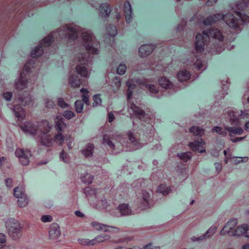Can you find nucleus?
I'll return each instance as SVG.
<instances>
[{"label": "nucleus", "mask_w": 249, "mask_h": 249, "mask_svg": "<svg viewBox=\"0 0 249 249\" xmlns=\"http://www.w3.org/2000/svg\"><path fill=\"white\" fill-rule=\"evenodd\" d=\"M236 7L239 11H235V13L238 18L231 13H217L208 17L203 23L205 25H211L222 19L230 29L241 31L240 25L249 23V0H241L237 2Z\"/></svg>", "instance_id": "obj_1"}, {"label": "nucleus", "mask_w": 249, "mask_h": 249, "mask_svg": "<svg viewBox=\"0 0 249 249\" xmlns=\"http://www.w3.org/2000/svg\"><path fill=\"white\" fill-rule=\"evenodd\" d=\"M82 38L87 52L81 53L76 56L77 61L81 65H77L75 69L78 74L81 77L87 78L88 76V71L85 65H88L93 59V57L91 56L90 53H98V48L100 44L98 42H96L92 39L91 35L87 32L82 33Z\"/></svg>", "instance_id": "obj_2"}, {"label": "nucleus", "mask_w": 249, "mask_h": 249, "mask_svg": "<svg viewBox=\"0 0 249 249\" xmlns=\"http://www.w3.org/2000/svg\"><path fill=\"white\" fill-rule=\"evenodd\" d=\"M210 36L219 41L218 44L220 47H218V48H216V53H220L224 50L222 46L223 45L222 41L224 38V36L219 30L214 27H212L209 30L203 31L202 34L198 33L196 35L195 47L196 50L197 52L202 53L203 52L204 47L207 45Z\"/></svg>", "instance_id": "obj_3"}, {"label": "nucleus", "mask_w": 249, "mask_h": 249, "mask_svg": "<svg viewBox=\"0 0 249 249\" xmlns=\"http://www.w3.org/2000/svg\"><path fill=\"white\" fill-rule=\"evenodd\" d=\"M36 61L33 59H30L25 64L22 72L20 73V77L15 83V88L17 90H21L26 87L28 82L27 76L32 72V70L35 67Z\"/></svg>", "instance_id": "obj_4"}, {"label": "nucleus", "mask_w": 249, "mask_h": 249, "mask_svg": "<svg viewBox=\"0 0 249 249\" xmlns=\"http://www.w3.org/2000/svg\"><path fill=\"white\" fill-rule=\"evenodd\" d=\"M5 224L9 235L13 239L16 240L21 236L22 228L18 220L11 218L8 219Z\"/></svg>", "instance_id": "obj_5"}, {"label": "nucleus", "mask_w": 249, "mask_h": 249, "mask_svg": "<svg viewBox=\"0 0 249 249\" xmlns=\"http://www.w3.org/2000/svg\"><path fill=\"white\" fill-rule=\"evenodd\" d=\"M63 30L58 31V36L60 39L68 42L74 41L78 37L77 28L76 27L66 26L63 28Z\"/></svg>", "instance_id": "obj_6"}, {"label": "nucleus", "mask_w": 249, "mask_h": 249, "mask_svg": "<svg viewBox=\"0 0 249 249\" xmlns=\"http://www.w3.org/2000/svg\"><path fill=\"white\" fill-rule=\"evenodd\" d=\"M126 85L128 88L127 91V98L128 102L130 104V108L133 111L137 117L141 120H144L145 116V112L133 103H130V99L132 95V90L135 88L136 86L135 84H130L129 82L126 83Z\"/></svg>", "instance_id": "obj_7"}, {"label": "nucleus", "mask_w": 249, "mask_h": 249, "mask_svg": "<svg viewBox=\"0 0 249 249\" xmlns=\"http://www.w3.org/2000/svg\"><path fill=\"white\" fill-rule=\"evenodd\" d=\"M54 41V37L52 35H49L40 42V44L36 47L32 52L31 56L33 58H36L42 55L44 53L43 47H50Z\"/></svg>", "instance_id": "obj_8"}, {"label": "nucleus", "mask_w": 249, "mask_h": 249, "mask_svg": "<svg viewBox=\"0 0 249 249\" xmlns=\"http://www.w3.org/2000/svg\"><path fill=\"white\" fill-rule=\"evenodd\" d=\"M228 112L231 123L233 125H241V120L247 119L249 117V114L243 110L237 111L230 109L228 110Z\"/></svg>", "instance_id": "obj_9"}, {"label": "nucleus", "mask_w": 249, "mask_h": 249, "mask_svg": "<svg viewBox=\"0 0 249 249\" xmlns=\"http://www.w3.org/2000/svg\"><path fill=\"white\" fill-rule=\"evenodd\" d=\"M67 124L65 122V120L62 118L57 117L55 120V128L58 133L54 137V140L58 142L59 145H61L64 142V136L62 135V132L63 129L66 127Z\"/></svg>", "instance_id": "obj_10"}, {"label": "nucleus", "mask_w": 249, "mask_h": 249, "mask_svg": "<svg viewBox=\"0 0 249 249\" xmlns=\"http://www.w3.org/2000/svg\"><path fill=\"white\" fill-rule=\"evenodd\" d=\"M80 91L83 93L82 100H76L75 102V110L77 113H81L83 109L84 103L87 105L89 104V90L85 88L81 89Z\"/></svg>", "instance_id": "obj_11"}, {"label": "nucleus", "mask_w": 249, "mask_h": 249, "mask_svg": "<svg viewBox=\"0 0 249 249\" xmlns=\"http://www.w3.org/2000/svg\"><path fill=\"white\" fill-rule=\"evenodd\" d=\"M110 236L106 233H102L96 236L92 240L88 239H80L79 242L82 245H94L96 243L103 242L109 239Z\"/></svg>", "instance_id": "obj_12"}, {"label": "nucleus", "mask_w": 249, "mask_h": 249, "mask_svg": "<svg viewBox=\"0 0 249 249\" xmlns=\"http://www.w3.org/2000/svg\"><path fill=\"white\" fill-rule=\"evenodd\" d=\"M15 155L19 159V162L23 165H27L29 162V157L31 156V152L18 148L15 151Z\"/></svg>", "instance_id": "obj_13"}, {"label": "nucleus", "mask_w": 249, "mask_h": 249, "mask_svg": "<svg viewBox=\"0 0 249 249\" xmlns=\"http://www.w3.org/2000/svg\"><path fill=\"white\" fill-rule=\"evenodd\" d=\"M43 124L46 125L47 128L45 130V132H43V137H42L40 140V142L44 145L49 146L52 142L51 139L47 136V133L50 131L51 128L50 124L48 121H43Z\"/></svg>", "instance_id": "obj_14"}, {"label": "nucleus", "mask_w": 249, "mask_h": 249, "mask_svg": "<svg viewBox=\"0 0 249 249\" xmlns=\"http://www.w3.org/2000/svg\"><path fill=\"white\" fill-rule=\"evenodd\" d=\"M236 224L237 220L236 219H232L229 221L220 231L221 234H228L229 235H231V233L234 230L233 229Z\"/></svg>", "instance_id": "obj_15"}, {"label": "nucleus", "mask_w": 249, "mask_h": 249, "mask_svg": "<svg viewBox=\"0 0 249 249\" xmlns=\"http://www.w3.org/2000/svg\"><path fill=\"white\" fill-rule=\"evenodd\" d=\"M156 47V46L154 44H145L142 45L139 50L140 56L144 57L149 55Z\"/></svg>", "instance_id": "obj_16"}, {"label": "nucleus", "mask_w": 249, "mask_h": 249, "mask_svg": "<svg viewBox=\"0 0 249 249\" xmlns=\"http://www.w3.org/2000/svg\"><path fill=\"white\" fill-rule=\"evenodd\" d=\"M20 128L25 133L33 135H36L38 129V127L31 122H27L23 125H21Z\"/></svg>", "instance_id": "obj_17"}, {"label": "nucleus", "mask_w": 249, "mask_h": 249, "mask_svg": "<svg viewBox=\"0 0 249 249\" xmlns=\"http://www.w3.org/2000/svg\"><path fill=\"white\" fill-rule=\"evenodd\" d=\"M205 144V142L203 140L200 141H196L194 142H190L189 144L190 148L193 151H197L199 153L205 152V150L203 149L202 146Z\"/></svg>", "instance_id": "obj_18"}, {"label": "nucleus", "mask_w": 249, "mask_h": 249, "mask_svg": "<svg viewBox=\"0 0 249 249\" xmlns=\"http://www.w3.org/2000/svg\"><path fill=\"white\" fill-rule=\"evenodd\" d=\"M13 110L18 121L22 122L25 117V111L22 107L20 105H15Z\"/></svg>", "instance_id": "obj_19"}, {"label": "nucleus", "mask_w": 249, "mask_h": 249, "mask_svg": "<svg viewBox=\"0 0 249 249\" xmlns=\"http://www.w3.org/2000/svg\"><path fill=\"white\" fill-rule=\"evenodd\" d=\"M49 235L51 239H56L60 235V227L58 224L53 223L51 225Z\"/></svg>", "instance_id": "obj_20"}, {"label": "nucleus", "mask_w": 249, "mask_h": 249, "mask_svg": "<svg viewBox=\"0 0 249 249\" xmlns=\"http://www.w3.org/2000/svg\"><path fill=\"white\" fill-rule=\"evenodd\" d=\"M124 12L125 18L126 22L128 23H130L132 19L131 16L132 8L130 2L128 1L124 2Z\"/></svg>", "instance_id": "obj_21"}, {"label": "nucleus", "mask_w": 249, "mask_h": 249, "mask_svg": "<svg viewBox=\"0 0 249 249\" xmlns=\"http://www.w3.org/2000/svg\"><path fill=\"white\" fill-rule=\"evenodd\" d=\"M69 84L71 87H79L83 84V80L79 77L77 74H74L70 76Z\"/></svg>", "instance_id": "obj_22"}, {"label": "nucleus", "mask_w": 249, "mask_h": 249, "mask_svg": "<svg viewBox=\"0 0 249 249\" xmlns=\"http://www.w3.org/2000/svg\"><path fill=\"white\" fill-rule=\"evenodd\" d=\"M142 196L143 199V204H142V205L140 206L141 209L144 210L147 208H150L151 206L150 204L149 203V200L150 198V194L145 191H142Z\"/></svg>", "instance_id": "obj_23"}, {"label": "nucleus", "mask_w": 249, "mask_h": 249, "mask_svg": "<svg viewBox=\"0 0 249 249\" xmlns=\"http://www.w3.org/2000/svg\"><path fill=\"white\" fill-rule=\"evenodd\" d=\"M248 225L243 224L240 226L237 227L235 230H234L231 233V235L240 236L241 235H244L247 232Z\"/></svg>", "instance_id": "obj_24"}, {"label": "nucleus", "mask_w": 249, "mask_h": 249, "mask_svg": "<svg viewBox=\"0 0 249 249\" xmlns=\"http://www.w3.org/2000/svg\"><path fill=\"white\" fill-rule=\"evenodd\" d=\"M99 11L103 18H107L111 13V9L109 7V5L105 3H102L99 7Z\"/></svg>", "instance_id": "obj_25"}, {"label": "nucleus", "mask_w": 249, "mask_h": 249, "mask_svg": "<svg viewBox=\"0 0 249 249\" xmlns=\"http://www.w3.org/2000/svg\"><path fill=\"white\" fill-rule=\"evenodd\" d=\"M91 225L97 230L100 231H110L111 230L114 229L112 227H108L106 225H104L96 222H92Z\"/></svg>", "instance_id": "obj_26"}, {"label": "nucleus", "mask_w": 249, "mask_h": 249, "mask_svg": "<svg viewBox=\"0 0 249 249\" xmlns=\"http://www.w3.org/2000/svg\"><path fill=\"white\" fill-rule=\"evenodd\" d=\"M159 85L166 89H170L173 87V84L165 77H161L159 79Z\"/></svg>", "instance_id": "obj_27"}, {"label": "nucleus", "mask_w": 249, "mask_h": 249, "mask_svg": "<svg viewBox=\"0 0 249 249\" xmlns=\"http://www.w3.org/2000/svg\"><path fill=\"white\" fill-rule=\"evenodd\" d=\"M177 76L178 80L181 82L186 81L188 80L191 76L190 72L186 70L180 71L177 74Z\"/></svg>", "instance_id": "obj_28"}, {"label": "nucleus", "mask_w": 249, "mask_h": 249, "mask_svg": "<svg viewBox=\"0 0 249 249\" xmlns=\"http://www.w3.org/2000/svg\"><path fill=\"white\" fill-rule=\"evenodd\" d=\"M225 129L229 133V135L231 137L232 134L241 135L243 132L244 130L241 127H225Z\"/></svg>", "instance_id": "obj_29"}, {"label": "nucleus", "mask_w": 249, "mask_h": 249, "mask_svg": "<svg viewBox=\"0 0 249 249\" xmlns=\"http://www.w3.org/2000/svg\"><path fill=\"white\" fill-rule=\"evenodd\" d=\"M127 135L129 140L133 146V150H136L141 147V143L137 141L136 139L134 137L131 132L130 131L128 132Z\"/></svg>", "instance_id": "obj_30"}, {"label": "nucleus", "mask_w": 249, "mask_h": 249, "mask_svg": "<svg viewBox=\"0 0 249 249\" xmlns=\"http://www.w3.org/2000/svg\"><path fill=\"white\" fill-rule=\"evenodd\" d=\"M118 210L119 211L121 215H129L131 213L132 211L129 208L128 205L126 204H123L120 205Z\"/></svg>", "instance_id": "obj_31"}, {"label": "nucleus", "mask_w": 249, "mask_h": 249, "mask_svg": "<svg viewBox=\"0 0 249 249\" xmlns=\"http://www.w3.org/2000/svg\"><path fill=\"white\" fill-rule=\"evenodd\" d=\"M216 231V228L215 227H211L209 229V230L207 231L206 233L204 235H203L202 236L198 237V238H195L194 237L192 239L194 241H197V240H202L204 238H207L209 237L210 236L213 235L215 232Z\"/></svg>", "instance_id": "obj_32"}, {"label": "nucleus", "mask_w": 249, "mask_h": 249, "mask_svg": "<svg viewBox=\"0 0 249 249\" xmlns=\"http://www.w3.org/2000/svg\"><path fill=\"white\" fill-rule=\"evenodd\" d=\"M189 130L194 135L198 136H202L204 132V129L197 126H192Z\"/></svg>", "instance_id": "obj_33"}, {"label": "nucleus", "mask_w": 249, "mask_h": 249, "mask_svg": "<svg viewBox=\"0 0 249 249\" xmlns=\"http://www.w3.org/2000/svg\"><path fill=\"white\" fill-rule=\"evenodd\" d=\"M170 187H167L165 184H161L158 188L157 192L161 194L163 196L168 195L171 191Z\"/></svg>", "instance_id": "obj_34"}, {"label": "nucleus", "mask_w": 249, "mask_h": 249, "mask_svg": "<svg viewBox=\"0 0 249 249\" xmlns=\"http://www.w3.org/2000/svg\"><path fill=\"white\" fill-rule=\"evenodd\" d=\"M94 147L93 144L89 143L87 148L82 151V154L86 157L92 155Z\"/></svg>", "instance_id": "obj_35"}, {"label": "nucleus", "mask_w": 249, "mask_h": 249, "mask_svg": "<svg viewBox=\"0 0 249 249\" xmlns=\"http://www.w3.org/2000/svg\"><path fill=\"white\" fill-rule=\"evenodd\" d=\"M178 157L183 161L187 162L191 160L192 154L190 152H181L178 154Z\"/></svg>", "instance_id": "obj_36"}, {"label": "nucleus", "mask_w": 249, "mask_h": 249, "mask_svg": "<svg viewBox=\"0 0 249 249\" xmlns=\"http://www.w3.org/2000/svg\"><path fill=\"white\" fill-rule=\"evenodd\" d=\"M13 193L14 196L18 199L20 198V197L23 196L24 195H25L24 194V191H23V189L21 186H18L16 187L14 189Z\"/></svg>", "instance_id": "obj_37"}, {"label": "nucleus", "mask_w": 249, "mask_h": 249, "mask_svg": "<svg viewBox=\"0 0 249 249\" xmlns=\"http://www.w3.org/2000/svg\"><path fill=\"white\" fill-rule=\"evenodd\" d=\"M29 201V199L26 195H24L23 196L20 197L18 200V203L20 207H24L27 205Z\"/></svg>", "instance_id": "obj_38"}, {"label": "nucleus", "mask_w": 249, "mask_h": 249, "mask_svg": "<svg viewBox=\"0 0 249 249\" xmlns=\"http://www.w3.org/2000/svg\"><path fill=\"white\" fill-rule=\"evenodd\" d=\"M81 179L83 182L89 184L91 183L93 179V177L91 175L87 173L86 175L81 176Z\"/></svg>", "instance_id": "obj_39"}, {"label": "nucleus", "mask_w": 249, "mask_h": 249, "mask_svg": "<svg viewBox=\"0 0 249 249\" xmlns=\"http://www.w3.org/2000/svg\"><path fill=\"white\" fill-rule=\"evenodd\" d=\"M107 31L109 35L111 36L114 37L117 34V30L115 25H110L107 28Z\"/></svg>", "instance_id": "obj_40"}, {"label": "nucleus", "mask_w": 249, "mask_h": 249, "mask_svg": "<svg viewBox=\"0 0 249 249\" xmlns=\"http://www.w3.org/2000/svg\"><path fill=\"white\" fill-rule=\"evenodd\" d=\"M18 100L24 106L30 104L32 100L31 97L30 95H28L26 98H23L22 96H20L18 97Z\"/></svg>", "instance_id": "obj_41"}, {"label": "nucleus", "mask_w": 249, "mask_h": 249, "mask_svg": "<svg viewBox=\"0 0 249 249\" xmlns=\"http://www.w3.org/2000/svg\"><path fill=\"white\" fill-rule=\"evenodd\" d=\"M212 132H215L217 134L223 136H226L227 134V130L225 128V129H223L220 126H215L212 129Z\"/></svg>", "instance_id": "obj_42"}, {"label": "nucleus", "mask_w": 249, "mask_h": 249, "mask_svg": "<svg viewBox=\"0 0 249 249\" xmlns=\"http://www.w3.org/2000/svg\"><path fill=\"white\" fill-rule=\"evenodd\" d=\"M126 70V66L125 64H120L117 69V72L120 75H123L125 73Z\"/></svg>", "instance_id": "obj_43"}, {"label": "nucleus", "mask_w": 249, "mask_h": 249, "mask_svg": "<svg viewBox=\"0 0 249 249\" xmlns=\"http://www.w3.org/2000/svg\"><path fill=\"white\" fill-rule=\"evenodd\" d=\"M93 99L94 101V102L93 103V106H96L97 105H100L102 103L101 94H100L94 95L93 96Z\"/></svg>", "instance_id": "obj_44"}, {"label": "nucleus", "mask_w": 249, "mask_h": 249, "mask_svg": "<svg viewBox=\"0 0 249 249\" xmlns=\"http://www.w3.org/2000/svg\"><path fill=\"white\" fill-rule=\"evenodd\" d=\"M63 115L65 118L70 119L75 116V113L72 111L66 110L64 111Z\"/></svg>", "instance_id": "obj_45"}, {"label": "nucleus", "mask_w": 249, "mask_h": 249, "mask_svg": "<svg viewBox=\"0 0 249 249\" xmlns=\"http://www.w3.org/2000/svg\"><path fill=\"white\" fill-rule=\"evenodd\" d=\"M103 142L107 144L111 148H114V144L106 135H105L103 137Z\"/></svg>", "instance_id": "obj_46"}, {"label": "nucleus", "mask_w": 249, "mask_h": 249, "mask_svg": "<svg viewBox=\"0 0 249 249\" xmlns=\"http://www.w3.org/2000/svg\"><path fill=\"white\" fill-rule=\"evenodd\" d=\"M146 89L151 92L156 93L158 92V89L154 85L148 84L146 86Z\"/></svg>", "instance_id": "obj_47"}, {"label": "nucleus", "mask_w": 249, "mask_h": 249, "mask_svg": "<svg viewBox=\"0 0 249 249\" xmlns=\"http://www.w3.org/2000/svg\"><path fill=\"white\" fill-rule=\"evenodd\" d=\"M6 236L3 233H0V248L5 246Z\"/></svg>", "instance_id": "obj_48"}, {"label": "nucleus", "mask_w": 249, "mask_h": 249, "mask_svg": "<svg viewBox=\"0 0 249 249\" xmlns=\"http://www.w3.org/2000/svg\"><path fill=\"white\" fill-rule=\"evenodd\" d=\"M57 102L58 105L62 108H65L68 106V104L65 102L62 98H59L58 99Z\"/></svg>", "instance_id": "obj_49"}, {"label": "nucleus", "mask_w": 249, "mask_h": 249, "mask_svg": "<svg viewBox=\"0 0 249 249\" xmlns=\"http://www.w3.org/2000/svg\"><path fill=\"white\" fill-rule=\"evenodd\" d=\"M194 67L197 70H200L203 68V64L201 61L197 59V61L194 64Z\"/></svg>", "instance_id": "obj_50"}, {"label": "nucleus", "mask_w": 249, "mask_h": 249, "mask_svg": "<svg viewBox=\"0 0 249 249\" xmlns=\"http://www.w3.org/2000/svg\"><path fill=\"white\" fill-rule=\"evenodd\" d=\"M67 154L64 152V150H62L60 154V158L65 163L68 162L67 160Z\"/></svg>", "instance_id": "obj_51"}, {"label": "nucleus", "mask_w": 249, "mask_h": 249, "mask_svg": "<svg viewBox=\"0 0 249 249\" xmlns=\"http://www.w3.org/2000/svg\"><path fill=\"white\" fill-rule=\"evenodd\" d=\"M141 249H160L158 246H154L152 243H149L143 246Z\"/></svg>", "instance_id": "obj_52"}, {"label": "nucleus", "mask_w": 249, "mask_h": 249, "mask_svg": "<svg viewBox=\"0 0 249 249\" xmlns=\"http://www.w3.org/2000/svg\"><path fill=\"white\" fill-rule=\"evenodd\" d=\"M12 93L11 92H6L3 94V97L7 101H10L12 97Z\"/></svg>", "instance_id": "obj_53"}, {"label": "nucleus", "mask_w": 249, "mask_h": 249, "mask_svg": "<svg viewBox=\"0 0 249 249\" xmlns=\"http://www.w3.org/2000/svg\"><path fill=\"white\" fill-rule=\"evenodd\" d=\"M104 199L103 198L101 200V204H97L96 206L99 208H105L107 207V202L106 201V199L104 197Z\"/></svg>", "instance_id": "obj_54"}, {"label": "nucleus", "mask_w": 249, "mask_h": 249, "mask_svg": "<svg viewBox=\"0 0 249 249\" xmlns=\"http://www.w3.org/2000/svg\"><path fill=\"white\" fill-rule=\"evenodd\" d=\"M52 219V216L49 215H44L41 217V220L43 222H51Z\"/></svg>", "instance_id": "obj_55"}, {"label": "nucleus", "mask_w": 249, "mask_h": 249, "mask_svg": "<svg viewBox=\"0 0 249 249\" xmlns=\"http://www.w3.org/2000/svg\"><path fill=\"white\" fill-rule=\"evenodd\" d=\"M113 82L115 84L116 87L119 88L121 86V80L119 77H115L113 80Z\"/></svg>", "instance_id": "obj_56"}, {"label": "nucleus", "mask_w": 249, "mask_h": 249, "mask_svg": "<svg viewBox=\"0 0 249 249\" xmlns=\"http://www.w3.org/2000/svg\"><path fill=\"white\" fill-rule=\"evenodd\" d=\"M46 106L48 108H53L55 106V103L52 100H48L45 103Z\"/></svg>", "instance_id": "obj_57"}, {"label": "nucleus", "mask_w": 249, "mask_h": 249, "mask_svg": "<svg viewBox=\"0 0 249 249\" xmlns=\"http://www.w3.org/2000/svg\"><path fill=\"white\" fill-rule=\"evenodd\" d=\"M108 120L109 123L112 122L114 120V116L113 113L109 112L108 114Z\"/></svg>", "instance_id": "obj_58"}, {"label": "nucleus", "mask_w": 249, "mask_h": 249, "mask_svg": "<svg viewBox=\"0 0 249 249\" xmlns=\"http://www.w3.org/2000/svg\"><path fill=\"white\" fill-rule=\"evenodd\" d=\"M12 184V179L10 178H8L5 180V185L7 187H11Z\"/></svg>", "instance_id": "obj_59"}, {"label": "nucleus", "mask_w": 249, "mask_h": 249, "mask_svg": "<svg viewBox=\"0 0 249 249\" xmlns=\"http://www.w3.org/2000/svg\"><path fill=\"white\" fill-rule=\"evenodd\" d=\"M246 137V136L243 137L233 138L231 139V141L233 142H240V141H241L242 140H243Z\"/></svg>", "instance_id": "obj_60"}, {"label": "nucleus", "mask_w": 249, "mask_h": 249, "mask_svg": "<svg viewBox=\"0 0 249 249\" xmlns=\"http://www.w3.org/2000/svg\"><path fill=\"white\" fill-rule=\"evenodd\" d=\"M239 160H238L236 158L235 160H234V161L236 163H240L241 161L245 162V161H247L248 158V157H244V158H239Z\"/></svg>", "instance_id": "obj_61"}, {"label": "nucleus", "mask_w": 249, "mask_h": 249, "mask_svg": "<svg viewBox=\"0 0 249 249\" xmlns=\"http://www.w3.org/2000/svg\"><path fill=\"white\" fill-rule=\"evenodd\" d=\"M215 169H216V171L219 173L221 169V168H222V164L221 163H219V162H216L215 163Z\"/></svg>", "instance_id": "obj_62"}, {"label": "nucleus", "mask_w": 249, "mask_h": 249, "mask_svg": "<svg viewBox=\"0 0 249 249\" xmlns=\"http://www.w3.org/2000/svg\"><path fill=\"white\" fill-rule=\"evenodd\" d=\"M75 214L78 216V217H84V214L81 212L80 211H76L75 212Z\"/></svg>", "instance_id": "obj_63"}, {"label": "nucleus", "mask_w": 249, "mask_h": 249, "mask_svg": "<svg viewBox=\"0 0 249 249\" xmlns=\"http://www.w3.org/2000/svg\"><path fill=\"white\" fill-rule=\"evenodd\" d=\"M223 152H224V155L226 156L225 162H226V163H227L228 160L231 159V157H229L227 156V151L226 150H224Z\"/></svg>", "instance_id": "obj_64"}]
</instances>
